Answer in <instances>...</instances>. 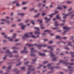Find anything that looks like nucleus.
Wrapping results in <instances>:
<instances>
[{
    "instance_id": "obj_44",
    "label": "nucleus",
    "mask_w": 74,
    "mask_h": 74,
    "mask_svg": "<svg viewBox=\"0 0 74 74\" xmlns=\"http://www.w3.org/2000/svg\"><path fill=\"white\" fill-rule=\"evenodd\" d=\"M53 42V41H50L49 42V44H51V43H52Z\"/></svg>"
},
{
    "instance_id": "obj_46",
    "label": "nucleus",
    "mask_w": 74,
    "mask_h": 74,
    "mask_svg": "<svg viewBox=\"0 0 74 74\" xmlns=\"http://www.w3.org/2000/svg\"><path fill=\"white\" fill-rule=\"evenodd\" d=\"M67 32V31H64V32L63 33V34H65V33H66Z\"/></svg>"
},
{
    "instance_id": "obj_47",
    "label": "nucleus",
    "mask_w": 74,
    "mask_h": 74,
    "mask_svg": "<svg viewBox=\"0 0 74 74\" xmlns=\"http://www.w3.org/2000/svg\"><path fill=\"white\" fill-rule=\"evenodd\" d=\"M21 62H20V63L18 64H16V66H18L19 65H20L21 64Z\"/></svg>"
},
{
    "instance_id": "obj_20",
    "label": "nucleus",
    "mask_w": 74,
    "mask_h": 74,
    "mask_svg": "<svg viewBox=\"0 0 74 74\" xmlns=\"http://www.w3.org/2000/svg\"><path fill=\"white\" fill-rule=\"evenodd\" d=\"M21 70H25V67H21Z\"/></svg>"
},
{
    "instance_id": "obj_54",
    "label": "nucleus",
    "mask_w": 74,
    "mask_h": 74,
    "mask_svg": "<svg viewBox=\"0 0 74 74\" xmlns=\"http://www.w3.org/2000/svg\"><path fill=\"white\" fill-rule=\"evenodd\" d=\"M52 47L51 46H48L47 47L48 48H51Z\"/></svg>"
},
{
    "instance_id": "obj_17",
    "label": "nucleus",
    "mask_w": 74,
    "mask_h": 74,
    "mask_svg": "<svg viewBox=\"0 0 74 74\" xmlns=\"http://www.w3.org/2000/svg\"><path fill=\"white\" fill-rule=\"evenodd\" d=\"M16 36V34H14V36H12V38H15V36Z\"/></svg>"
},
{
    "instance_id": "obj_4",
    "label": "nucleus",
    "mask_w": 74,
    "mask_h": 74,
    "mask_svg": "<svg viewBox=\"0 0 74 74\" xmlns=\"http://www.w3.org/2000/svg\"><path fill=\"white\" fill-rule=\"evenodd\" d=\"M29 33H27L25 34V36H23V39H25V37L27 38H28L30 37V36L29 35Z\"/></svg>"
},
{
    "instance_id": "obj_12",
    "label": "nucleus",
    "mask_w": 74,
    "mask_h": 74,
    "mask_svg": "<svg viewBox=\"0 0 74 74\" xmlns=\"http://www.w3.org/2000/svg\"><path fill=\"white\" fill-rule=\"evenodd\" d=\"M18 15L23 16L25 15V14L24 13H18Z\"/></svg>"
},
{
    "instance_id": "obj_60",
    "label": "nucleus",
    "mask_w": 74,
    "mask_h": 74,
    "mask_svg": "<svg viewBox=\"0 0 74 74\" xmlns=\"http://www.w3.org/2000/svg\"><path fill=\"white\" fill-rule=\"evenodd\" d=\"M1 21H6V20L3 19H1Z\"/></svg>"
},
{
    "instance_id": "obj_2",
    "label": "nucleus",
    "mask_w": 74,
    "mask_h": 74,
    "mask_svg": "<svg viewBox=\"0 0 74 74\" xmlns=\"http://www.w3.org/2000/svg\"><path fill=\"white\" fill-rule=\"evenodd\" d=\"M62 63L63 64H64L65 65H68V64H70V65H74V63H67V62H64V61L60 60V63H59L57 64V65L59 64V63Z\"/></svg>"
},
{
    "instance_id": "obj_48",
    "label": "nucleus",
    "mask_w": 74,
    "mask_h": 74,
    "mask_svg": "<svg viewBox=\"0 0 74 74\" xmlns=\"http://www.w3.org/2000/svg\"><path fill=\"white\" fill-rule=\"evenodd\" d=\"M29 62H25V63H24V64H28V63H29Z\"/></svg>"
},
{
    "instance_id": "obj_57",
    "label": "nucleus",
    "mask_w": 74,
    "mask_h": 74,
    "mask_svg": "<svg viewBox=\"0 0 74 74\" xmlns=\"http://www.w3.org/2000/svg\"><path fill=\"white\" fill-rule=\"evenodd\" d=\"M71 61L73 62V61H74V59H71Z\"/></svg>"
},
{
    "instance_id": "obj_51",
    "label": "nucleus",
    "mask_w": 74,
    "mask_h": 74,
    "mask_svg": "<svg viewBox=\"0 0 74 74\" xmlns=\"http://www.w3.org/2000/svg\"><path fill=\"white\" fill-rule=\"evenodd\" d=\"M47 62H48V61H45L43 62V64H45V63H47Z\"/></svg>"
},
{
    "instance_id": "obj_6",
    "label": "nucleus",
    "mask_w": 74,
    "mask_h": 74,
    "mask_svg": "<svg viewBox=\"0 0 74 74\" xmlns=\"http://www.w3.org/2000/svg\"><path fill=\"white\" fill-rule=\"evenodd\" d=\"M24 50L22 51H21V53H27L28 52V51H26V47H24Z\"/></svg>"
},
{
    "instance_id": "obj_21",
    "label": "nucleus",
    "mask_w": 74,
    "mask_h": 74,
    "mask_svg": "<svg viewBox=\"0 0 74 74\" xmlns=\"http://www.w3.org/2000/svg\"><path fill=\"white\" fill-rule=\"evenodd\" d=\"M60 36H56V39H60Z\"/></svg>"
},
{
    "instance_id": "obj_7",
    "label": "nucleus",
    "mask_w": 74,
    "mask_h": 74,
    "mask_svg": "<svg viewBox=\"0 0 74 74\" xmlns=\"http://www.w3.org/2000/svg\"><path fill=\"white\" fill-rule=\"evenodd\" d=\"M51 31L50 30H45L44 32V33H45L44 34H42V35H45L46 34V33H45V32H47V33H50V32Z\"/></svg>"
},
{
    "instance_id": "obj_26",
    "label": "nucleus",
    "mask_w": 74,
    "mask_h": 74,
    "mask_svg": "<svg viewBox=\"0 0 74 74\" xmlns=\"http://www.w3.org/2000/svg\"><path fill=\"white\" fill-rule=\"evenodd\" d=\"M56 18L57 19H60V17L58 15L56 16Z\"/></svg>"
},
{
    "instance_id": "obj_8",
    "label": "nucleus",
    "mask_w": 74,
    "mask_h": 74,
    "mask_svg": "<svg viewBox=\"0 0 74 74\" xmlns=\"http://www.w3.org/2000/svg\"><path fill=\"white\" fill-rule=\"evenodd\" d=\"M70 29V28L68 27H63V29H66L67 30H69Z\"/></svg>"
},
{
    "instance_id": "obj_63",
    "label": "nucleus",
    "mask_w": 74,
    "mask_h": 74,
    "mask_svg": "<svg viewBox=\"0 0 74 74\" xmlns=\"http://www.w3.org/2000/svg\"><path fill=\"white\" fill-rule=\"evenodd\" d=\"M23 9L24 10H26V9H27V8L26 7H23Z\"/></svg>"
},
{
    "instance_id": "obj_9",
    "label": "nucleus",
    "mask_w": 74,
    "mask_h": 74,
    "mask_svg": "<svg viewBox=\"0 0 74 74\" xmlns=\"http://www.w3.org/2000/svg\"><path fill=\"white\" fill-rule=\"evenodd\" d=\"M34 48H32L31 49V53H33V52H35L37 51L36 50L34 51Z\"/></svg>"
},
{
    "instance_id": "obj_41",
    "label": "nucleus",
    "mask_w": 74,
    "mask_h": 74,
    "mask_svg": "<svg viewBox=\"0 0 74 74\" xmlns=\"http://www.w3.org/2000/svg\"><path fill=\"white\" fill-rule=\"evenodd\" d=\"M18 71V69H15L14 71V72H17Z\"/></svg>"
},
{
    "instance_id": "obj_32",
    "label": "nucleus",
    "mask_w": 74,
    "mask_h": 74,
    "mask_svg": "<svg viewBox=\"0 0 74 74\" xmlns=\"http://www.w3.org/2000/svg\"><path fill=\"white\" fill-rule=\"evenodd\" d=\"M49 64L47 65V67H50L51 66V64Z\"/></svg>"
},
{
    "instance_id": "obj_49",
    "label": "nucleus",
    "mask_w": 74,
    "mask_h": 74,
    "mask_svg": "<svg viewBox=\"0 0 74 74\" xmlns=\"http://www.w3.org/2000/svg\"><path fill=\"white\" fill-rule=\"evenodd\" d=\"M62 7H64V9H66V6H62Z\"/></svg>"
},
{
    "instance_id": "obj_1",
    "label": "nucleus",
    "mask_w": 74,
    "mask_h": 74,
    "mask_svg": "<svg viewBox=\"0 0 74 74\" xmlns=\"http://www.w3.org/2000/svg\"><path fill=\"white\" fill-rule=\"evenodd\" d=\"M26 45L28 46L29 47L33 46L34 45L38 47L39 49H40L42 47H45L46 46V45H37V44H35L34 45H30V44H26Z\"/></svg>"
},
{
    "instance_id": "obj_59",
    "label": "nucleus",
    "mask_w": 74,
    "mask_h": 74,
    "mask_svg": "<svg viewBox=\"0 0 74 74\" xmlns=\"http://www.w3.org/2000/svg\"><path fill=\"white\" fill-rule=\"evenodd\" d=\"M29 21V20H27L26 21H25V23H27Z\"/></svg>"
},
{
    "instance_id": "obj_64",
    "label": "nucleus",
    "mask_w": 74,
    "mask_h": 74,
    "mask_svg": "<svg viewBox=\"0 0 74 74\" xmlns=\"http://www.w3.org/2000/svg\"><path fill=\"white\" fill-rule=\"evenodd\" d=\"M30 73V71H28V73L27 74H29V73Z\"/></svg>"
},
{
    "instance_id": "obj_27",
    "label": "nucleus",
    "mask_w": 74,
    "mask_h": 74,
    "mask_svg": "<svg viewBox=\"0 0 74 74\" xmlns=\"http://www.w3.org/2000/svg\"><path fill=\"white\" fill-rule=\"evenodd\" d=\"M11 68V66H10L7 68L8 69H10Z\"/></svg>"
},
{
    "instance_id": "obj_22",
    "label": "nucleus",
    "mask_w": 74,
    "mask_h": 74,
    "mask_svg": "<svg viewBox=\"0 0 74 74\" xmlns=\"http://www.w3.org/2000/svg\"><path fill=\"white\" fill-rule=\"evenodd\" d=\"M36 56V55L34 54H30V56Z\"/></svg>"
},
{
    "instance_id": "obj_16",
    "label": "nucleus",
    "mask_w": 74,
    "mask_h": 74,
    "mask_svg": "<svg viewBox=\"0 0 74 74\" xmlns=\"http://www.w3.org/2000/svg\"><path fill=\"white\" fill-rule=\"evenodd\" d=\"M7 39H9L10 40V41H13V39L12 38H10V37L7 38Z\"/></svg>"
},
{
    "instance_id": "obj_3",
    "label": "nucleus",
    "mask_w": 74,
    "mask_h": 74,
    "mask_svg": "<svg viewBox=\"0 0 74 74\" xmlns=\"http://www.w3.org/2000/svg\"><path fill=\"white\" fill-rule=\"evenodd\" d=\"M40 34V32H35V34H38V35L37 36H32L31 37L33 38H37L39 37V34Z\"/></svg>"
},
{
    "instance_id": "obj_55",
    "label": "nucleus",
    "mask_w": 74,
    "mask_h": 74,
    "mask_svg": "<svg viewBox=\"0 0 74 74\" xmlns=\"http://www.w3.org/2000/svg\"><path fill=\"white\" fill-rule=\"evenodd\" d=\"M42 4L41 3H40L38 5V7H40L41 6V5Z\"/></svg>"
},
{
    "instance_id": "obj_43",
    "label": "nucleus",
    "mask_w": 74,
    "mask_h": 74,
    "mask_svg": "<svg viewBox=\"0 0 74 74\" xmlns=\"http://www.w3.org/2000/svg\"><path fill=\"white\" fill-rule=\"evenodd\" d=\"M68 68L69 69H73L74 68L73 67H71V66H68Z\"/></svg>"
},
{
    "instance_id": "obj_58",
    "label": "nucleus",
    "mask_w": 74,
    "mask_h": 74,
    "mask_svg": "<svg viewBox=\"0 0 74 74\" xmlns=\"http://www.w3.org/2000/svg\"><path fill=\"white\" fill-rule=\"evenodd\" d=\"M74 53L73 52H70V54H73Z\"/></svg>"
},
{
    "instance_id": "obj_28",
    "label": "nucleus",
    "mask_w": 74,
    "mask_h": 74,
    "mask_svg": "<svg viewBox=\"0 0 74 74\" xmlns=\"http://www.w3.org/2000/svg\"><path fill=\"white\" fill-rule=\"evenodd\" d=\"M40 27H41V29H44L45 28V27H42L43 26V25H40Z\"/></svg>"
},
{
    "instance_id": "obj_10",
    "label": "nucleus",
    "mask_w": 74,
    "mask_h": 74,
    "mask_svg": "<svg viewBox=\"0 0 74 74\" xmlns=\"http://www.w3.org/2000/svg\"><path fill=\"white\" fill-rule=\"evenodd\" d=\"M12 53V52H10V50H7L6 51V53H8L9 54H11Z\"/></svg>"
},
{
    "instance_id": "obj_19",
    "label": "nucleus",
    "mask_w": 74,
    "mask_h": 74,
    "mask_svg": "<svg viewBox=\"0 0 74 74\" xmlns=\"http://www.w3.org/2000/svg\"><path fill=\"white\" fill-rule=\"evenodd\" d=\"M37 22H39L40 23H42V21L41 20H38L37 21Z\"/></svg>"
},
{
    "instance_id": "obj_13",
    "label": "nucleus",
    "mask_w": 74,
    "mask_h": 74,
    "mask_svg": "<svg viewBox=\"0 0 74 74\" xmlns=\"http://www.w3.org/2000/svg\"><path fill=\"white\" fill-rule=\"evenodd\" d=\"M39 56H45V53H39Z\"/></svg>"
},
{
    "instance_id": "obj_31",
    "label": "nucleus",
    "mask_w": 74,
    "mask_h": 74,
    "mask_svg": "<svg viewBox=\"0 0 74 74\" xmlns=\"http://www.w3.org/2000/svg\"><path fill=\"white\" fill-rule=\"evenodd\" d=\"M39 15H40V14L38 13L37 14V15L34 16V17H37L39 16Z\"/></svg>"
},
{
    "instance_id": "obj_24",
    "label": "nucleus",
    "mask_w": 74,
    "mask_h": 74,
    "mask_svg": "<svg viewBox=\"0 0 74 74\" xmlns=\"http://www.w3.org/2000/svg\"><path fill=\"white\" fill-rule=\"evenodd\" d=\"M53 15H55L54 14V13L52 14L51 15H49V16L50 17V18H51V17H52Z\"/></svg>"
},
{
    "instance_id": "obj_42",
    "label": "nucleus",
    "mask_w": 74,
    "mask_h": 74,
    "mask_svg": "<svg viewBox=\"0 0 74 74\" xmlns=\"http://www.w3.org/2000/svg\"><path fill=\"white\" fill-rule=\"evenodd\" d=\"M58 11H56L55 12V13H54V14L55 15L56 14L58 13Z\"/></svg>"
},
{
    "instance_id": "obj_52",
    "label": "nucleus",
    "mask_w": 74,
    "mask_h": 74,
    "mask_svg": "<svg viewBox=\"0 0 74 74\" xmlns=\"http://www.w3.org/2000/svg\"><path fill=\"white\" fill-rule=\"evenodd\" d=\"M13 52H14L15 53H17L18 52V51H14Z\"/></svg>"
},
{
    "instance_id": "obj_18",
    "label": "nucleus",
    "mask_w": 74,
    "mask_h": 74,
    "mask_svg": "<svg viewBox=\"0 0 74 74\" xmlns=\"http://www.w3.org/2000/svg\"><path fill=\"white\" fill-rule=\"evenodd\" d=\"M51 57H53L54 56V54L53 53L50 54Z\"/></svg>"
},
{
    "instance_id": "obj_25",
    "label": "nucleus",
    "mask_w": 74,
    "mask_h": 74,
    "mask_svg": "<svg viewBox=\"0 0 74 74\" xmlns=\"http://www.w3.org/2000/svg\"><path fill=\"white\" fill-rule=\"evenodd\" d=\"M29 66V68L28 69V70H29L30 69L31 67H32V66H31V65H29V66Z\"/></svg>"
},
{
    "instance_id": "obj_34",
    "label": "nucleus",
    "mask_w": 74,
    "mask_h": 74,
    "mask_svg": "<svg viewBox=\"0 0 74 74\" xmlns=\"http://www.w3.org/2000/svg\"><path fill=\"white\" fill-rule=\"evenodd\" d=\"M17 2L18 1H14L13 2V4H15V3H17Z\"/></svg>"
},
{
    "instance_id": "obj_36",
    "label": "nucleus",
    "mask_w": 74,
    "mask_h": 74,
    "mask_svg": "<svg viewBox=\"0 0 74 74\" xmlns=\"http://www.w3.org/2000/svg\"><path fill=\"white\" fill-rule=\"evenodd\" d=\"M65 48L66 50H69V48L67 47L66 46H65Z\"/></svg>"
},
{
    "instance_id": "obj_50",
    "label": "nucleus",
    "mask_w": 74,
    "mask_h": 74,
    "mask_svg": "<svg viewBox=\"0 0 74 74\" xmlns=\"http://www.w3.org/2000/svg\"><path fill=\"white\" fill-rule=\"evenodd\" d=\"M73 16H74V14L72 15L71 16V18H73Z\"/></svg>"
},
{
    "instance_id": "obj_15",
    "label": "nucleus",
    "mask_w": 74,
    "mask_h": 74,
    "mask_svg": "<svg viewBox=\"0 0 74 74\" xmlns=\"http://www.w3.org/2000/svg\"><path fill=\"white\" fill-rule=\"evenodd\" d=\"M16 5L17 6H19L20 5L18 2H17Z\"/></svg>"
},
{
    "instance_id": "obj_56",
    "label": "nucleus",
    "mask_w": 74,
    "mask_h": 74,
    "mask_svg": "<svg viewBox=\"0 0 74 74\" xmlns=\"http://www.w3.org/2000/svg\"><path fill=\"white\" fill-rule=\"evenodd\" d=\"M57 29V27H56V28H53L52 29L53 30L56 29Z\"/></svg>"
},
{
    "instance_id": "obj_5",
    "label": "nucleus",
    "mask_w": 74,
    "mask_h": 74,
    "mask_svg": "<svg viewBox=\"0 0 74 74\" xmlns=\"http://www.w3.org/2000/svg\"><path fill=\"white\" fill-rule=\"evenodd\" d=\"M73 13V12H70L69 13V14H65L64 13H63L62 14V15H64V16L63 17V18L64 19H65V18H66L67 17V16H68L69 15V14H70L71 13Z\"/></svg>"
},
{
    "instance_id": "obj_11",
    "label": "nucleus",
    "mask_w": 74,
    "mask_h": 74,
    "mask_svg": "<svg viewBox=\"0 0 74 74\" xmlns=\"http://www.w3.org/2000/svg\"><path fill=\"white\" fill-rule=\"evenodd\" d=\"M45 20H46V19L47 20V21H45V23H48L49 22V21L51 20V19L50 18L47 19V17H45Z\"/></svg>"
},
{
    "instance_id": "obj_45",
    "label": "nucleus",
    "mask_w": 74,
    "mask_h": 74,
    "mask_svg": "<svg viewBox=\"0 0 74 74\" xmlns=\"http://www.w3.org/2000/svg\"><path fill=\"white\" fill-rule=\"evenodd\" d=\"M12 48L13 49H17V48H16V47H12Z\"/></svg>"
},
{
    "instance_id": "obj_53",
    "label": "nucleus",
    "mask_w": 74,
    "mask_h": 74,
    "mask_svg": "<svg viewBox=\"0 0 74 74\" xmlns=\"http://www.w3.org/2000/svg\"><path fill=\"white\" fill-rule=\"evenodd\" d=\"M34 10V8H32L30 10V11H32Z\"/></svg>"
},
{
    "instance_id": "obj_35",
    "label": "nucleus",
    "mask_w": 74,
    "mask_h": 74,
    "mask_svg": "<svg viewBox=\"0 0 74 74\" xmlns=\"http://www.w3.org/2000/svg\"><path fill=\"white\" fill-rule=\"evenodd\" d=\"M27 3V2H24L23 3V5H25Z\"/></svg>"
},
{
    "instance_id": "obj_38",
    "label": "nucleus",
    "mask_w": 74,
    "mask_h": 74,
    "mask_svg": "<svg viewBox=\"0 0 74 74\" xmlns=\"http://www.w3.org/2000/svg\"><path fill=\"white\" fill-rule=\"evenodd\" d=\"M68 43H69V44H68V46H70V45L71 44V42H69Z\"/></svg>"
},
{
    "instance_id": "obj_61",
    "label": "nucleus",
    "mask_w": 74,
    "mask_h": 74,
    "mask_svg": "<svg viewBox=\"0 0 74 74\" xmlns=\"http://www.w3.org/2000/svg\"><path fill=\"white\" fill-rule=\"evenodd\" d=\"M23 25V23H21L19 24V25Z\"/></svg>"
},
{
    "instance_id": "obj_29",
    "label": "nucleus",
    "mask_w": 74,
    "mask_h": 74,
    "mask_svg": "<svg viewBox=\"0 0 74 74\" xmlns=\"http://www.w3.org/2000/svg\"><path fill=\"white\" fill-rule=\"evenodd\" d=\"M57 9L58 10H62V8L60 7H58L57 8Z\"/></svg>"
},
{
    "instance_id": "obj_23",
    "label": "nucleus",
    "mask_w": 74,
    "mask_h": 74,
    "mask_svg": "<svg viewBox=\"0 0 74 74\" xmlns=\"http://www.w3.org/2000/svg\"><path fill=\"white\" fill-rule=\"evenodd\" d=\"M56 58H55L52 59V61H55L56 60Z\"/></svg>"
},
{
    "instance_id": "obj_14",
    "label": "nucleus",
    "mask_w": 74,
    "mask_h": 74,
    "mask_svg": "<svg viewBox=\"0 0 74 74\" xmlns=\"http://www.w3.org/2000/svg\"><path fill=\"white\" fill-rule=\"evenodd\" d=\"M26 27L25 25H23L21 27V29L23 30H24L25 28Z\"/></svg>"
},
{
    "instance_id": "obj_30",
    "label": "nucleus",
    "mask_w": 74,
    "mask_h": 74,
    "mask_svg": "<svg viewBox=\"0 0 74 74\" xmlns=\"http://www.w3.org/2000/svg\"><path fill=\"white\" fill-rule=\"evenodd\" d=\"M31 23H32V24L33 25H34V21H33V20H32L31 21Z\"/></svg>"
},
{
    "instance_id": "obj_62",
    "label": "nucleus",
    "mask_w": 74,
    "mask_h": 74,
    "mask_svg": "<svg viewBox=\"0 0 74 74\" xmlns=\"http://www.w3.org/2000/svg\"><path fill=\"white\" fill-rule=\"evenodd\" d=\"M55 68L56 69H58L59 68V67H55Z\"/></svg>"
},
{
    "instance_id": "obj_39",
    "label": "nucleus",
    "mask_w": 74,
    "mask_h": 74,
    "mask_svg": "<svg viewBox=\"0 0 74 74\" xmlns=\"http://www.w3.org/2000/svg\"><path fill=\"white\" fill-rule=\"evenodd\" d=\"M66 2H67V3H69V4L71 3V2L70 1H67Z\"/></svg>"
},
{
    "instance_id": "obj_33",
    "label": "nucleus",
    "mask_w": 74,
    "mask_h": 74,
    "mask_svg": "<svg viewBox=\"0 0 74 74\" xmlns=\"http://www.w3.org/2000/svg\"><path fill=\"white\" fill-rule=\"evenodd\" d=\"M34 29H37L38 30V31H39L40 30L39 28H38V27H35Z\"/></svg>"
},
{
    "instance_id": "obj_40",
    "label": "nucleus",
    "mask_w": 74,
    "mask_h": 74,
    "mask_svg": "<svg viewBox=\"0 0 74 74\" xmlns=\"http://www.w3.org/2000/svg\"><path fill=\"white\" fill-rule=\"evenodd\" d=\"M46 14V13H42V16H44Z\"/></svg>"
},
{
    "instance_id": "obj_37",
    "label": "nucleus",
    "mask_w": 74,
    "mask_h": 74,
    "mask_svg": "<svg viewBox=\"0 0 74 74\" xmlns=\"http://www.w3.org/2000/svg\"><path fill=\"white\" fill-rule=\"evenodd\" d=\"M54 68V67H51V68H50L49 69H50L51 70H53Z\"/></svg>"
}]
</instances>
